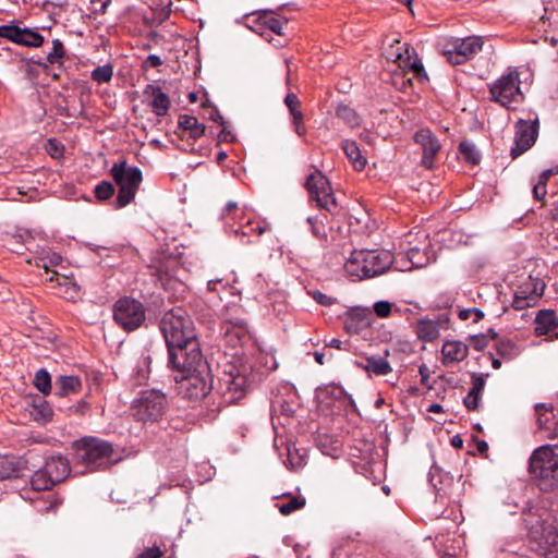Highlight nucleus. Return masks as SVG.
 <instances>
[{"label":"nucleus","instance_id":"f257e3e1","mask_svg":"<svg viewBox=\"0 0 558 558\" xmlns=\"http://www.w3.org/2000/svg\"><path fill=\"white\" fill-rule=\"evenodd\" d=\"M173 369L191 371L203 364V353L192 317L182 307L166 312L159 322Z\"/></svg>","mask_w":558,"mask_h":558},{"label":"nucleus","instance_id":"f03ea898","mask_svg":"<svg viewBox=\"0 0 558 558\" xmlns=\"http://www.w3.org/2000/svg\"><path fill=\"white\" fill-rule=\"evenodd\" d=\"M112 444L97 437H84L76 441L74 463L83 465L87 471L106 470L121 461Z\"/></svg>","mask_w":558,"mask_h":558},{"label":"nucleus","instance_id":"7ed1b4c3","mask_svg":"<svg viewBox=\"0 0 558 558\" xmlns=\"http://www.w3.org/2000/svg\"><path fill=\"white\" fill-rule=\"evenodd\" d=\"M255 380L252 366L248 364H226L222 373L218 376L215 386L223 405H230L241 400Z\"/></svg>","mask_w":558,"mask_h":558},{"label":"nucleus","instance_id":"20e7f679","mask_svg":"<svg viewBox=\"0 0 558 558\" xmlns=\"http://www.w3.org/2000/svg\"><path fill=\"white\" fill-rule=\"evenodd\" d=\"M558 445L536 448L530 459L527 471L539 490L549 493L558 488Z\"/></svg>","mask_w":558,"mask_h":558},{"label":"nucleus","instance_id":"39448f33","mask_svg":"<svg viewBox=\"0 0 558 558\" xmlns=\"http://www.w3.org/2000/svg\"><path fill=\"white\" fill-rule=\"evenodd\" d=\"M167 408V396L158 389L141 391L131 404L132 415L143 423L158 422L165 415Z\"/></svg>","mask_w":558,"mask_h":558},{"label":"nucleus","instance_id":"423d86ee","mask_svg":"<svg viewBox=\"0 0 558 558\" xmlns=\"http://www.w3.org/2000/svg\"><path fill=\"white\" fill-rule=\"evenodd\" d=\"M110 174L119 186L117 205L120 208L125 207L135 197L143 180L142 171L137 167L128 166L125 160H121L111 167Z\"/></svg>","mask_w":558,"mask_h":558},{"label":"nucleus","instance_id":"0eeeda50","mask_svg":"<svg viewBox=\"0 0 558 558\" xmlns=\"http://www.w3.org/2000/svg\"><path fill=\"white\" fill-rule=\"evenodd\" d=\"M520 85L519 72L515 69H509L507 74L489 85L490 100L509 109L511 102H521L524 99Z\"/></svg>","mask_w":558,"mask_h":558},{"label":"nucleus","instance_id":"6e6552de","mask_svg":"<svg viewBox=\"0 0 558 558\" xmlns=\"http://www.w3.org/2000/svg\"><path fill=\"white\" fill-rule=\"evenodd\" d=\"M146 318L142 302L130 296L119 299L113 305V319L125 331L140 328Z\"/></svg>","mask_w":558,"mask_h":558},{"label":"nucleus","instance_id":"1a4fd4ad","mask_svg":"<svg viewBox=\"0 0 558 558\" xmlns=\"http://www.w3.org/2000/svg\"><path fill=\"white\" fill-rule=\"evenodd\" d=\"M197 368L195 367L191 371L177 369L182 374L181 378L175 377L178 393L191 401L202 400L213 387L205 377L197 373Z\"/></svg>","mask_w":558,"mask_h":558},{"label":"nucleus","instance_id":"9d476101","mask_svg":"<svg viewBox=\"0 0 558 558\" xmlns=\"http://www.w3.org/2000/svg\"><path fill=\"white\" fill-rule=\"evenodd\" d=\"M514 128V145L510 149L512 159H517L535 144L539 131V121L538 118L529 121L519 119Z\"/></svg>","mask_w":558,"mask_h":558},{"label":"nucleus","instance_id":"9b49d317","mask_svg":"<svg viewBox=\"0 0 558 558\" xmlns=\"http://www.w3.org/2000/svg\"><path fill=\"white\" fill-rule=\"evenodd\" d=\"M323 316L328 315V319L333 317H343V327L349 335H359L362 330L371 326L372 311L368 307L353 306L345 311L343 314L330 310L329 312H322Z\"/></svg>","mask_w":558,"mask_h":558},{"label":"nucleus","instance_id":"f8f14e48","mask_svg":"<svg viewBox=\"0 0 558 558\" xmlns=\"http://www.w3.org/2000/svg\"><path fill=\"white\" fill-rule=\"evenodd\" d=\"M316 210L327 219V214L336 216L341 207L328 178L316 168Z\"/></svg>","mask_w":558,"mask_h":558},{"label":"nucleus","instance_id":"ddd939ff","mask_svg":"<svg viewBox=\"0 0 558 558\" xmlns=\"http://www.w3.org/2000/svg\"><path fill=\"white\" fill-rule=\"evenodd\" d=\"M0 37L32 48H38L44 44V36L37 31L13 24L0 25Z\"/></svg>","mask_w":558,"mask_h":558},{"label":"nucleus","instance_id":"4468645a","mask_svg":"<svg viewBox=\"0 0 558 558\" xmlns=\"http://www.w3.org/2000/svg\"><path fill=\"white\" fill-rule=\"evenodd\" d=\"M413 141L422 147L421 165L425 169H433L435 158L441 149V144L429 128H422L414 133Z\"/></svg>","mask_w":558,"mask_h":558},{"label":"nucleus","instance_id":"2eb2a0df","mask_svg":"<svg viewBox=\"0 0 558 558\" xmlns=\"http://www.w3.org/2000/svg\"><path fill=\"white\" fill-rule=\"evenodd\" d=\"M345 395L341 386L316 387V415L328 416L335 413L336 403Z\"/></svg>","mask_w":558,"mask_h":558},{"label":"nucleus","instance_id":"dca6fc26","mask_svg":"<svg viewBox=\"0 0 558 558\" xmlns=\"http://www.w3.org/2000/svg\"><path fill=\"white\" fill-rule=\"evenodd\" d=\"M144 95L150 98L149 107L156 116L165 117L168 113L171 101L159 85L148 84L144 89Z\"/></svg>","mask_w":558,"mask_h":558},{"label":"nucleus","instance_id":"f3484780","mask_svg":"<svg viewBox=\"0 0 558 558\" xmlns=\"http://www.w3.org/2000/svg\"><path fill=\"white\" fill-rule=\"evenodd\" d=\"M364 253L371 278L384 274L393 263V255L389 251H364Z\"/></svg>","mask_w":558,"mask_h":558},{"label":"nucleus","instance_id":"a211bd4d","mask_svg":"<svg viewBox=\"0 0 558 558\" xmlns=\"http://www.w3.org/2000/svg\"><path fill=\"white\" fill-rule=\"evenodd\" d=\"M488 374L482 373H472L471 374V384L472 387L469 390L466 397L463 399V404L468 409V411H477L480 408V402L483 397V392L485 389L486 380L485 378Z\"/></svg>","mask_w":558,"mask_h":558},{"label":"nucleus","instance_id":"6ab92c4d","mask_svg":"<svg viewBox=\"0 0 558 558\" xmlns=\"http://www.w3.org/2000/svg\"><path fill=\"white\" fill-rule=\"evenodd\" d=\"M316 448L327 457L339 459L343 454V444L338 435L322 434L316 430Z\"/></svg>","mask_w":558,"mask_h":558},{"label":"nucleus","instance_id":"aec40b11","mask_svg":"<svg viewBox=\"0 0 558 558\" xmlns=\"http://www.w3.org/2000/svg\"><path fill=\"white\" fill-rule=\"evenodd\" d=\"M525 526L527 529V538L531 549L534 551V547L537 543H542L547 537L549 526H555L553 523L543 520L539 517H530L525 519Z\"/></svg>","mask_w":558,"mask_h":558},{"label":"nucleus","instance_id":"412c9836","mask_svg":"<svg viewBox=\"0 0 558 558\" xmlns=\"http://www.w3.org/2000/svg\"><path fill=\"white\" fill-rule=\"evenodd\" d=\"M343 267L349 276L356 277L357 280L371 278L364 250L353 251Z\"/></svg>","mask_w":558,"mask_h":558},{"label":"nucleus","instance_id":"4be33fe9","mask_svg":"<svg viewBox=\"0 0 558 558\" xmlns=\"http://www.w3.org/2000/svg\"><path fill=\"white\" fill-rule=\"evenodd\" d=\"M428 482L433 486L437 497H444L448 494V489L453 485V475L442 471L434 464L428 473Z\"/></svg>","mask_w":558,"mask_h":558},{"label":"nucleus","instance_id":"5701e85b","mask_svg":"<svg viewBox=\"0 0 558 558\" xmlns=\"http://www.w3.org/2000/svg\"><path fill=\"white\" fill-rule=\"evenodd\" d=\"M82 380L75 375H59L54 379L53 393L59 398H65L80 392Z\"/></svg>","mask_w":558,"mask_h":558},{"label":"nucleus","instance_id":"b1692460","mask_svg":"<svg viewBox=\"0 0 558 558\" xmlns=\"http://www.w3.org/2000/svg\"><path fill=\"white\" fill-rule=\"evenodd\" d=\"M43 468L56 484L64 481L71 472L69 461L61 456L50 457L46 460Z\"/></svg>","mask_w":558,"mask_h":558},{"label":"nucleus","instance_id":"393cba45","mask_svg":"<svg viewBox=\"0 0 558 558\" xmlns=\"http://www.w3.org/2000/svg\"><path fill=\"white\" fill-rule=\"evenodd\" d=\"M537 426L539 429L553 432L558 435V423L555 421L554 405L551 403H537L535 405Z\"/></svg>","mask_w":558,"mask_h":558},{"label":"nucleus","instance_id":"a878e982","mask_svg":"<svg viewBox=\"0 0 558 558\" xmlns=\"http://www.w3.org/2000/svg\"><path fill=\"white\" fill-rule=\"evenodd\" d=\"M284 104L290 111V116L292 119V124H293L295 133L299 136H303L306 132V129L304 126V116L301 110V102H300L298 96L293 93L287 94V96L284 98Z\"/></svg>","mask_w":558,"mask_h":558},{"label":"nucleus","instance_id":"bb28decb","mask_svg":"<svg viewBox=\"0 0 558 558\" xmlns=\"http://www.w3.org/2000/svg\"><path fill=\"white\" fill-rule=\"evenodd\" d=\"M250 217L245 207H240L235 202H228L220 213V219L226 226L233 227L240 226L244 220Z\"/></svg>","mask_w":558,"mask_h":558},{"label":"nucleus","instance_id":"cd10ccee","mask_svg":"<svg viewBox=\"0 0 558 558\" xmlns=\"http://www.w3.org/2000/svg\"><path fill=\"white\" fill-rule=\"evenodd\" d=\"M534 551L544 558H558V530L556 526H549L547 537L542 543H537Z\"/></svg>","mask_w":558,"mask_h":558},{"label":"nucleus","instance_id":"c85d7f7f","mask_svg":"<svg viewBox=\"0 0 558 558\" xmlns=\"http://www.w3.org/2000/svg\"><path fill=\"white\" fill-rule=\"evenodd\" d=\"M484 40L481 36H468L465 38L457 39L453 47L458 50V54L469 58L470 60L480 52L483 48Z\"/></svg>","mask_w":558,"mask_h":558},{"label":"nucleus","instance_id":"c756f323","mask_svg":"<svg viewBox=\"0 0 558 558\" xmlns=\"http://www.w3.org/2000/svg\"><path fill=\"white\" fill-rule=\"evenodd\" d=\"M535 335L545 336L549 335L557 328V315L554 310H541L535 318Z\"/></svg>","mask_w":558,"mask_h":558},{"label":"nucleus","instance_id":"7c9ffc66","mask_svg":"<svg viewBox=\"0 0 558 558\" xmlns=\"http://www.w3.org/2000/svg\"><path fill=\"white\" fill-rule=\"evenodd\" d=\"M444 362H461L469 354V345L462 341H446L442 345Z\"/></svg>","mask_w":558,"mask_h":558},{"label":"nucleus","instance_id":"2f4dec72","mask_svg":"<svg viewBox=\"0 0 558 558\" xmlns=\"http://www.w3.org/2000/svg\"><path fill=\"white\" fill-rule=\"evenodd\" d=\"M366 363L355 362L356 366L376 376H384L392 371L390 363L383 356L371 355L365 359Z\"/></svg>","mask_w":558,"mask_h":558},{"label":"nucleus","instance_id":"473e14b6","mask_svg":"<svg viewBox=\"0 0 558 558\" xmlns=\"http://www.w3.org/2000/svg\"><path fill=\"white\" fill-rule=\"evenodd\" d=\"M178 125L183 131H187L189 137L193 141L201 138L206 130L205 124L201 123L196 117L190 114H180Z\"/></svg>","mask_w":558,"mask_h":558},{"label":"nucleus","instance_id":"72a5a7b5","mask_svg":"<svg viewBox=\"0 0 558 558\" xmlns=\"http://www.w3.org/2000/svg\"><path fill=\"white\" fill-rule=\"evenodd\" d=\"M341 147L356 171L365 169L367 160L362 156L360 147L355 141L344 140L342 141Z\"/></svg>","mask_w":558,"mask_h":558},{"label":"nucleus","instance_id":"f704fd0d","mask_svg":"<svg viewBox=\"0 0 558 558\" xmlns=\"http://www.w3.org/2000/svg\"><path fill=\"white\" fill-rule=\"evenodd\" d=\"M414 331L424 342H433L439 337V331L433 319L421 318L415 323Z\"/></svg>","mask_w":558,"mask_h":558},{"label":"nucleus","instance_id":"c9c22d12","mask_svg":"<svg viewBox=\"0 0 558 558\" xmlns=\"http://www.w3.org/2000/svg\"><path fill=\"white\" fill-rule=\"evenodd\" d=\"M29 413L38 423H47L51 421L53 415L52 408L43 397H37L33 400Z\"/></svg>","mask_w":558,"mask_h":558},{"label":"nucleus","instance_id":"e433bc0d","mask_svg":"<svg viewBox=\"0 0 558 558\" xmlns=\"http://www.w3.org/2000/svg\"><path fill=\"white\" fill-rule=\"evenodd\" d=\"M458 153L468 165L477 166L481 162V153L476 148L475 144L468 140H463L459 143Z\"/></svg>","mask_w":558,"mask_h":558},{"label":"nucleus","instance_id":"4c0bfd02","mask_svg":"<svg viewBox=\"0 0 558 558\" xmlns=\"http://www.w3.org/2000/svg\"><path fill=\"white\" fill-rule=\"evenodd\" d=\"M305 506V499L303 497L292 496L289 495L284 498H282L281 501H278L276 504V507L278 508L279 512L282 515H289L293 511L301 509Z\"/></svg>","mask_w":558,"mask_h":558},{"label":"nucleus","instance_id":"58836bf2","mask_svg":"<svg viewBox=\"0 0 558 558\" xmlns=\"http://www.w3.org/2000/svg\"><path fill=\"white\" fill-rule=\"evenodd\" d=\"M33 385L45 397L52 392L51 376L46 368H39L35 373Z\"/></svg>","mask_w":558,"mask_h":558},{"label":"nucleus","instance_id":"ea45409f","mask_svg":"<svg viewBox=\"0 0 558 558\" xmlns=\"http://www.w3.org/2000/svg\"><path fill=\"white\" fill-rule=\"evenodd\" d=\"M56 485L54 481L50 477L49 474L45 472L44 468L37 470L32 478L31 486L34 490H49Z\"/></svg>","mask_w":558,"mask_h":558},{"label":"nucleus","instance_id":"a19ab883","mask_svg":"<svg viewBox=\"0 0 558 558\" xmlns=\"http://www.w3.org/2000/svg\"><path fill=\"white\" fill-rule=\"evenodd\" d=\"M495 349L497 354L506 360H512L519 354L518 345L509 338L499 339L495 344Z\"/></svg>","mask_w":558,"mask_h":558},{"label":"nucleus","instance_id":"79ce46f5","mask_svg":"<svg viewBox=\"0 0 558 558\" xmlns=\"http://www.w3.org/2000/svg\"><path fill=\"white\" fill-rule=\"evenodd\" d=\"M153 361V356L149 352V350H145L142 352L137 364L135 366V375L138 378L140 381L146 380L150 373V364Z\"/></svg>","mask_w":558,"mask_h":558},{"label":"nucleus","instance_id":"37998d69","mask_svg":"<svg viewBox=\"0 0 558 558\" xmlns=\"http://www.w3.org/2000/svg\"><path fill=\"white\" fill-rule=\"evenodd\" d=\"M336 116L343 120L349 126L355 128L360 125V117L356 111L348 105L340 104L336 108Z\"/></svg>","mask_w":558,"mask_h":558},{"label":"nucleus","instance_id":"c03bdc74","mask_svg":"<svg viewBox=\"0 0 558 558\" xmlns=\"http://www.w3.org/2000/svg\"><path fill=\"white\" fill-rule=\"evenodd\" d=\"M19 463L10 457H0V480L19 476Z\"/></svg>","mask_w":558,"mask_h":558},{"label":"nucleus","instance_id":"a18cd8bd","mask_svg":"<svg viewBox=\"0 0 558 558\" xmlns=\"http://www.w3.org/2000/svg\"><path fill=\"white\" fill-rule=\"evenodd\" d=\"M65 57V48L63 43L56 38L52 40V49L47 54V61L49 64H62Z\"/></svg>","mask_w":558,"mask_h":558},{"label":"nucleus","instance_id":"49530a36","mask_svg":"<svg viewBox=\"0 0 558 558\" xmlns=\"http://www.w3.org/2000/svg\"><path fill=\"white\" fill-rule=\"evenodd\" d=\"M171 7V0H153L150 4L151 10L155 12L156 16L160 22H162L170 15L172 11Z\"/></svg>","mask_w":558,"mask_h":558},{"label":"nucleus","instance_id":"de8ad7c7","mask_svg":"<svg viewBox=\"0 0 558 558\" xmlns=\"http://www.w3.org/2000/svg\"><path fill=\"white\" fill-rule=\"evenodd\" d=\"M113 75V68L111 64H105L97 66L92 71L90 77L98 84L108 83L111 81Z\"/></svg>","mask_w":558,"mask_h":558},{"label":"nucleus","instance_id":"09e8293b","mask_svg":"<svg viewBox=\"0 0 558 558\" xmlns=\"http://www.w3.org/2000/svg\"><path fill=\"white\" fill-rule=\"evenodd\" d=\"M266 231L265 226H260L257 223V226L254 228L252 226V219L251 217H247L243 223L239 226V228L234 229L235 234H241L243 236H248L252 233H256L257 235L263 234Z\"/></svg>","mask_w":558,"mask_h":558},{"label":"nucleus","instance_id":"8fccbe9b","mask_svg":"<svg viewBox=\"0 0 558 558\" xmlns=\"http://www.w3.org/2000/svg\"><path fill=\"white\" fill-rule=\"evenodd\" d=\"M259 20L262 21L263 25L268 31H270L271 33L277 34V35L282 34L281 32H282L283 25L287 24V21H282L279 17L268 15V14L260 16Z\"/></svg>","mask_w":558,"mask_h":558},{"label":"nucleus","instance_id":"3c124183","mask_svg":"<svg viewBox=\"0 0 558 558\" xmlns=\"http://www.w3.org/2000/svg\"><path fill=\"white\" fill-rule=\"evenodd\" d=\"M412 53L415 56L411 63V70L410 72L413 73V76L420 82L425 83L428 81L427 72L425 71V68L423 65L422 60L417 57L416 51L414 48H411Z\"/></svg>","mask_w":558,"mask_h":558},{"label":"nucleus","instance_id":"603ef678","mask_svg":"<svg viewBox=\"0 0 558 558\" xmlns=\"http://www.w3.org/2000/svg\"><path fill=\"white\" fill-rule=\"evenodd\" d=\"M530 279L532 280V282L530 283L531 287L526 286L524 290H527L530 300L533 301L534 303H537L538 299L542 298V295L544 294L546 284L542 279H533L532 277H530Z\"/></svg>","mask_w":558,"mask_h":558},{"label":"nucleus","instance_id":"864d4df0","mask_svg":"<svg viewBox=\"0 0 558 558\" xmlns=\"http://www.w3.org/2000/svg\"><path fill=\"white\" fill-rule=\"evenodd\" d=\"M536 303L530 300V295L527 290H522L521 292H517L513 296L511 306L515 311H522L530 306H534Z\"/></svg>","mask_w":558,"mask_h":558},{"label":"nucleus","instance_id":"5fc2aeb1","mask_svg":"<svg viewBox=\"0 0 558 558\" xmlns=\"http://www.w3.org/2000/svg\"><path fill=\"white\" fill-rule=\"evenodd\" d=\"M114 193V187L109 181H101L95 187V196L99 201L109 199Z\"/></svg>","mask_w":558,"mask_h":558},{"label":"nucleus","instance_id":"6e6d98bb","mask_svg":"<svg viewBox=\"0 0 558 558\" xmlns=\"http://www.w3.org/2000/svg\"><path fill=\"white\" fill-rule=\"evenodd\" d=\"M393 304L389 301H377L373 305L374 313L379 318L389 317L392 311Z\"/></svg>","mask_w":558,"mask_h":558},{"label":"nucleus","instance_id":"4d7b16f0","mask_svg":"<svg viewBox=\"0 0 558 558\" xmlns=\"http://www.w3.org/2000/svg\"><path fill=\"white\" fill-rule=\"evenodd\" d=\"M473 315H474L473 323H478L485 316L484 312L477 307L463 308V310H460L458 313V317L461 320H466L470 318V316H473Z\"/></svg>","mask_w":558,"mask_h":558},{"label":"nucleus","instance_id":"13d9d810","mask_svg":"<svg viewBox=\"0 0 558 558\" xmlns=\"http://www.w3.org/2000/svg\"><path fill=\"white\" fill-rule=\"evenodd\" d=\"M409 262L412 264V266L420 268L423 267L427 259L424 258V256L421 254L420 248L412 247L407 253Z\"/></svg>","mask_w":558,"mask_h":558},{"label":"nucleus","instance_id":"bf43d9fd","mask_svg":"<svg viewBox=\"0 0 558 558\" xmlns=\"http://www.w3.org/2000/svg\"><path fill=\"white\" fill-rule=\"evenodd\" d=\"M316 303L328 308H331L335 305L340 306L337 298L327 295L318 290H316Z\"/></svg>","mask_w":558,"mask_h":558},{"label":"nucleus","instance_id":"052dcab7","mask_svg":"<svg viewBox=\"0 0 558 558\" xmlns=\"http://www.w3.org/2000/svg\"><path fill=\"white\" fill-rule=\"evenodd\" d=\"M469 341L476 351H483L488 345L487 336L484 333L471 335Z\"/></svg>","mask_w":558,"mask_h":558},{"label":"nucleus","instance_id":"680f3d73","mask_svg":"<svg viewBox=\"0 0 558 558\" xmlns=\"http://www.w3.org/2000/svg\"><path fill=\"white\" fill-rule=\"evenodd\" d=\"M405 52H407V57H403L402 52L398 51L396 53V61H399L400 62V65L404 69V70H408L410 71L411 70V63H412V50L411 48L405 45Z\"/></svg>","mask_w":558,"mask_h":558},{"label":"nucleus","instance_id":"e2e57ef3","mask_svg":"<svg viewBox=\"0 0 558 558\" xmlns=\"http://www.w3.org/2000/svg\"><path fill=\"white\" fill-rule=\"evenodd\" d=\"M405 52H407V57H403L402 52L398 51L396 53V61H399L400 62V65L404 69V70H408L410 71L411 70V63H412V50L411 48L405 45Z\"/></svg>","mask_w":558,"mask_h":558},{"label":"nucleus","instance_id":"0e129e2a","mask_svg":"<svg viewBox=\"0 0 558 558\" xmlns=\"http://www.w3.org/2000/svg\"><path fill=\"white\" fill-rule=\"evenodd\" d=\"M556 174H558V166L542 171L537 178L536 183H538L539 185L547 186V183L550 180V178Z\"/></svg>","mask_w":558,"mask_h":558},{"label":"nucleus","instance_id":"69168bd1","mask_svg":"<svg viewBox=\"0 0 558 558\" xmlns=\"http://www.w3.org/2000/svg\"><path fill=\"white\" fill-rule=\"evenodd\" d=\"M447 60L452 65H460V64H464L470 59L466 57H463L462 54H458V50L453 47L452 50L448 51Z\"/></svg>","mask_w":558,"mask_h":558},{"label":"nucleus","instance_id":"338daca9","mask_svg":"<svg viewBox=\"0 0 558 558\" xmlns=\"http://www.w3.org/2000/svg\"><path fill=\"white\" fill-rule=\"evenodd\" d=\"M163 556V551L156 545L151 547H146L141 554H138L137 558H161Z\"/></svg>","mask_w":558,"mask_h":558},{"label":"nucleus","instance_id":"774afa93","mask_svg":"<svg viewBox=\"0 0 558 558\" xmlns=\"http://www.w3.org/2000/svg\"><path fill=\"white\" fill-rule=\"evenodd\" d=\"M533 197L535 201H542L545 203V196L547 194V186L535 183L533 186Z\"/></svg>","mask_w":558,"mask_h":558}]
</instances>
